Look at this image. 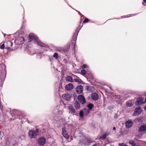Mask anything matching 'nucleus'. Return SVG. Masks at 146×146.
<instances>
[{
    "instance_id": "cd10ccee",
    "label": "nucleus",
    "mask_w": 146,
    "mask_h": 146,
    "mask_svg": "<svg viewBox=\"0 0 146 146\" xmlns=\"http://www.w3.org/2000/svg\"><path fill=\"white\" fill-rule=\"evenodd\" d=\"M118 146H127V145L123 143H119L118 144Z\"/></svg>"
},
{
    "instance_id": "7c9ffc66",
    "label": "nucleus",
    "mask_w": 146,
    "mask_h": 146,
    "mask_svg": "<svg viewBox=\"0 0 146 146\" xmlns=\"http://www.w3.org/2000/svg\"><path fill=\"white\" fill-rule=\"evenodd\" d=\"M4 44H3L1 45L0 46V48L1 49H3L4 48Z\"/></svg>"
},
{
    "instance_id": "c9c22d12",
    "label": "nucleus",
    "mask_w": 146,
    "mask_h": 146,
    "mask_svg": "<svg viewBox=\"0 0 146 146\" xmlns=\"http://www.w3.org/2000/svg\"><path fill=\"white\" fill-rule=\"evenodd\" d=\"M89 111H88V110H87L86 111V114H88V113H89Z\"/></svg>"
},
{
    "instance_id": "412c9836",
    "label": "nucleus",
    "mask_w": 146,
    "mask_h": 146,
    "mask_svg": "<svg viewBox=\"0 0 146 146\" xmlns=\"http://www.w3.org/2000/svg\"><path fill=\"white\" fill-rule=\"evenodd\" d=\"M108 135V134L106 133L104 134L103 135H102L100 137V138L101 139H105L107 136Z\"/></svg>"
},
{
    "instance_id": "4be33fe9",
    "label": "nucleus",
    "mask_w": 146,
    "mask_h": 146,
    "mask_svg": "<svg viewBox=\"0 0 146 146\" xmlns=\"http://www.w3.org/2000/svg\"><path fill=\"white\" fill-rule=\"evenodd\" d=\"M87 107L90 110H91L93 107V105L92 104H90L87 105Z\"/></svg>"
},
{
    "instance_id": "9b49d317",
    "label": "nucleus",
    "mask_w": 146,
    "mask_h": 146,
    "mask_svg": "<svg viewBox=\"0 0 146 146\" xmlns=\"http://www.w3.org/2000/svg\"><path fill=\"white\" fill-rule=\"evenodd\" d=\"M133 122L130 120H128L125 123V125L126 128H129L130 127L133 125Z\"/></svg>"
},
{
    "instance_id": "2eb2a0df",
    "label": "nucleus",
    "mask_w": 146,
    "mask_h": 146,
    "mask_svg": "<svg viewBox=\"0 0 146 146\" xmlns=\"http://www.w3.org/2000/svg\"><path fill=\"white\" fill-rule=\"evenodd\" d=\"M69 113H71L72 114H74L75 113V110L74 109L73 107L71 105L69 106Z\"/></svg>"
},
{
    "instance_id": "5701e85b",
    "label": "nucleus",
    "mask_w": 146,
    "mask_h": 146,
    "mask_svg": "<svg viewBox=\"0 0 146 146\" xmlns=\"http://www.w3.org/2000/svg\"><path fill=\"white\" fill-rule=\"evenodd\" d=\"M56 50L59 52H61L62 50V48L60 47H57L56 48Z\"/></svg>"
},
{
    "instance_id": "6ab92c4d",
    "label": "nucleus",
    "mask_w": 146,
    "mask_h": 146,
    "mask_svg": "<svg viewBox=\"0 0 146 146\" xmlns=\"http://www.w3.org/2000/svg\"><path fill=\"white\" fill-rule=\"evenodd\" d=\"M66 80L67 81L70 82H72L73 81L72 78L71 76H69L66 77Z\"/></svg>"
},
{
    "instance_id": "7ed1b4c3",
    "label": "nucleus",
    "mask_w": 146,
    "mask_h": 146,
    "mask_svg": "<svg viewBox=\"0 0 146 146\" xmlns=\"http://www.w3.org/2000/svg\"><path fill=\"white\" fill-rule=\"evenodd\" d=\"M5 43L6 48L9 51H11L13 50L12 48L13 43L10 41H7Z\"/></svg>"
},
{
    "instance_id": "20e7f679",
    "label": "nucleus",
    "mask_w": 146,
    "mask_h": 146,
    "mask_svg": "<svg viewBox=\"0 0 146 146\" xmlns=\"http://www.w3.org/2000/svg\"><path fill=\"white\" fill-rule=\"evenodd\" d=\"M79 101L82 104H84L86 103V100L84 97L82 95H79L78 97Z\"/></svg>"
},
{
    "instance_id": "f704fd0d",
    "label": "nucleus",
    "mask_w": 146,
    "mask_h": 146,
    "mask_svg": "<svg viewBox=\"0 0 146 146\" xmlns=\"http://www.w3.org/2000/svg\"><path fill=\"white\" fill-rule=\"evenodd\" d=\"M132 15H133V14H131V15H127L126 16V17H129L130 16H131Z\"/></svg>"
},
{
    "instance_id": "dca6fc26",
    "label": "nucleus",
    "mask_w": 146,
    "mask_h": 146,
    "mask_svg": "<svg viewBox=\"0 0 146 146\" xmlns=\"http://www.w3.org/2000/svg\"><path fill=\"white\" fill-rule=\"evenodd\" d=\"M134 103V102L133 100H130L126 102V105L127 107H131L133 105Z\"/></svg>"
},
{
    "instance_id": "a211bd4d",
    "label": "nucleus",
    "mask_w": 146,
    "mask_h": 146,
    "mask_svg": "<svg viewBox=\"0 0 146 146\" xmlns=\"http://www.w3.org/2000/svg\"><path fill=\"white\" fill-rule=\"evenodd\" d=\"M74 106L76 109H78L80 108V104L78 102L76 101L74 103Z\"/></svg>"
},
{
    "instance_id": "4468645a",
    "label": "nucleus",
    "mask_w": 146,
    "mask_h": 146,
    "mask_svg": "<svg viewBox=\"0 0 146 146\" xmlns=\"http://www.w3.org/2000/svg\"><path fill=\"white\" fill-rule=\"evenodd\" d=\"M62 134L64 137L66 139H68L69 137V136L67 133L65 128H63L62 129Z\"/></svg>"
},
{
    "instance_id": "a19ab883",
    "label": "nucleus",
    "mask_w": 146,
    "mask_h": 146,
    "mask_svg": "<svg viewBox=\"0 0 146 146\" xmlns=\"http://www.w3.org/2000/svg\"><path fill=\"white\" fill-rule=\"evenodd\" d=\"M144 109L145 110H146V107Z\"/></svg>"
},
{
    "instance_id": "ddd939ff",
    "label": "nucleus",
    "mask_w": 146,
    "mask_h": 146,
    "mask_svg": "<svg viewBox=\"0 0 146 146\" xmlns=\"http://www.w3.org/2000/svg\"><path fill=\"white\" fill-rule=\"evenodd\" d=\"M144 103L143 99L142 98H139L136 102V104L137 105H140Z\"/></svg>"
},
{
    "instance_id": "79ce46f5",
    "label": "nucleus",
    "mask_w": 146,
    "mask_h": 146,
    "mask_svg": "<svg viewBox=\"0 0 146 146\" xmlns=\"http://www.w3.org/2000/svg\"><path fill=\"white\" fill-rule=\"evenodd\" d=\"M145 102H146V97L145 98Z\"/></svg>"
},
{
    "instance_id": "b1692460",
    "label": "nucleus",
    "mask_w": 146,
    "mask_h": 146,
    "mask_svg": "<svg viewBox=\"0 0 146 146\" xmlns=\"http://www.w3.org/2000/svg\"><path fill=\"white\" fill-rule=\"evenodd\" d=\"M84 112H83V110H81L80 111V115L81 117H83L84 115ZM84 113H85V112H84Z\"/></svg>"
},
{
    "instance_id": "1a4fd4ad",
    "label": "nucleus",
    "mask_w": 146,
    "mask_h": 146,
    "mask_svg": "<svg viewBox=\"0 0 146 146\" xmlns=\"http://www.w3.org/2000/svg\"><path fill=\"white\" fill-rule=\"evenodd\" d=\"M73 88V85L71 83H69L65 87V89L68 91L71 90Z\"/></svg>"
},
{
    "instance_id": "f03ea898",
    "label": "nucleus",
    "mask_w": 146,
    "mask_h": 146,
    "mask_svg": "<svg viewBox=\"0 0 146 146\" xmlns=\"http://www.w3.org/2000/svg\"><path fill=\"white\" fill-rule=\"evenodd\" d=\"M38 131L37 129L35 131L29 130L28 132V135L30 138L31 139L35 138L37 135Z\"/></svg>"
},
{
    "instance_id": "e433bc0d",
    "label": "nucleus",
    "mask_w": 146,
    "mask_h": 146,
    "mask_svg": "<svg viewBox=\"0 0 146 146\" xmlns=\"http://www.w3.org/2000/svg\"><path fill=\"white\" fill-rule=\"evenodd\" d=\"M75 81L76 82H79V80L78 79H75Z\"/></svg>"
},
{
    "instance_id": "ea45409f",
    "label": "nucleus",
    "mask_w": 146,
    "mask_h": 146,
    "mask_svg": "<svg viewBox=\"0 0 146 146\" xmlns=\"http://www.w3.org/2000/svg\"><path fill=\"white\" fill-rule=\"evenodd\" d=\"M1 102H0V107H1Z\"/></svg>"
},
{
    "instance_id": "c03bdc74",
    "label": "nucleus",
    "mask_w": 146,
    "mask_h": 146,
    "mask_svg": "<svg viewBox=\"0 0 146 146\" xmlns=\"http://www.w3.org/2000/svg\"><path fill=\"white\" fill-rule=\"evenodd\" d=\"M1 132L0 131V134H1Z\"/></svg>"
},
{
    "instance_id": "f257e3e1",
    "label": "nucleus",
    "mask_w": 146,
    "mask_h": 146,
    "mask_svg": "<svg viewBox=\"0 0 146 146\" xmlns=\"http://www.w3.org/2000/svg\"><path fill=\"white\" fill-rule=\"evenodd\" d=\"M29 41H33L35 43H36L38 45L43 47H45V45L38 39V38L35 36L34 34L31 33L29 35Z\"/></svg>"
},
{
    "instance_id": "c756f323",
    "label": "nucleus",
    "mask_w": 146,
    "mask_h": 146,
    "mask_svg": "<svg viewBox=\"0 0 146 146\" xmlns=\"http://www.w3.org/2000/svg\"><path fill=\"white\" fill-rule=\"evenodd\" d=\"M89 20L87 18H86L83 21V22L84 23H87L88 22Z\"/></svg>"
},
{
    "instance_id": "423d86ee",
    "label": "nucleus",
    "mask_w": 146,
    "mask_h": 146,
    "mask_svg": "<svg viewBox=\"0 0 146 146\" xmlns=\"http://www.w3.org/2000/svg\"><path fill=\"white\" fill-rule=\"evenodd\" d=\"M46 142V140L44 137L40 138L38 140V144L41 145H44Z\"/></svg>"
},
{
    "instance_id": "473e14b6",
    "label": "nucleus",
    "mask_w": 146,
    "mask_h": 146,
    "mask_svg": "<svg viewBox=\"0 0 146 146\" xmlns=\"http://www.w3.org/2000/svg\"><path fill=\"white\" fill-rule=\"evenodd\" d=\"M63 111L62 110H61L60 111H58V112L59 113V114H61L62 113H63Z\"/></svg>"
},
{
    "instance_id": "39448f33",
    "label": "nucleus",
    "mask_w": 146,
    "mask_h": 146,
    "mask_svg": "<svg viewBox=\"0 0 146 146\" xmlns=\"http://www.w3.org/2000/svg\"><path fill=\"white\" fill-rule=\"evenodd\" d=\"M142 111L141 109L139 107H138L136 108L135 109V111L133 113V115L136 116L140 114Z\"/></svg>"
},
{
    "instance_id": "2f4dec72",
    "label": "nucleus",
    "mask_w": 146,
    "mask_h": 146,
    "mask_svg": "<svg viewBox=\"0 0 146 146\" xmlns=\"http://www.w3.org/2000/svg\"><path fill=\"white\" fill-rule=\"evenodd\" d=\"M99 143H95L94 145H92V146H99Z\"/></svg>"
},
{
    "instance_id": "72a5a7b5",
    "label": "nucleus",
    "mask_w": 146,
    "mask_h": 146,
    "mask_svg": "<svg viewBox=\"0 0 146 146\" xmlns=\"http://www.w3.org/2000/svg\"><path fill=\"white\" fill-rule=\"evenodd\" d=\"M81 27H81L80 28V29H79V30L80 29V28H81ZM79 31H78V32H77V33L75 35V37H76V38H77V36L78 35V33H79Z\"/></svg>"
},
{
    "instance_id": "aec40b11",
    "label": "nucleus",
    "mask_w": 146,
    "mask_h": 146,
    "mask_svg": "<svg viewBox=\"0 0 146 146\" xmlns=\"http://www.w3.org/2000/svg\"><path fill=\"white\" fill-rule=\"evenodd\" d=\"M129 143L132 146H136L137 145L135 144V143L134 141L133 140H130L129 141Z\"/></svg>"
},
{
    "instance_id": "6e6552de",
    "label": "nucleus",
    "mask_w": 146,
    "mask_h": 146,
    "mask_svg": "<svg viewBox=\"0 0 146 146\" xmlns=\"http://www.w3.org/2000/svg\"><path fill=\"white\" fill-rule=\"evenodd\" d=\"M76 91L78 94L81 93L83 91V86L81 85L78 86L76 88Z\"/></svg>"
},
{
    "instance_id": "0eeeda50",
    "label": "nucleus",
    "mask_w": 146,
    "mask_h": 146,
    "mask_svg": "<svg viewBox=\"0 0 146 146\" xmlns=\"http://www.w3.org/2000/svg\"><path fill=\"white\" fill-rule=\"evenodd\" d=\"M62 98L66 100H70L71 96L68 94H65L62 96Z\"/></svg>"
},
{
    "instance_id": "bb28decb",
    "label": "nucleus",
    "mask_w": 146,
    "mask_h": 146,
    "mask_svg": "<svg viewBox=\"0 0 146 146\" xmlns=\"http://www.w3.org/2000/svg\"><path fill=\"white\" fill-rule=\"evenodd\" d=\"M88 67V66L85 64H83L82 66V68L83 69H84Z\"/></svg>"
},
{
    "instance_id": "393cba45",
    "label": "nucleus",
    "mask_w": 146,
    "mask_h": 146,
    "mask_svg": "<svg viewBox=\"0 0 146 146\" xmlns=\"http://www.w3.org/2000/svg\"><path fill=\"white\" fill-rule=\"evenodd\" d=\"M53 57L56 58H57L58 57V56L57 53H55L53 55Z\"/></svg>"
},
{
    "instance_id": "4c0bfd02",
    "label": "nucleus",
    "mask_w": 146,
    "mask_h": 146,
    "mask_svg": "<svg viewBox=\"0 0 146 146\" xmlns=\"http://www.w3.org/2000/svg\"><path fill=\"white\" fill-rule=\"evenodd\" d=\"M113 129L114 130H115L116 129L115 127H113Z\"/></svg>"
},
{
    "instance_id": "37998d69",
    "label": "nucleus",
    "mask_w": 146,
    "mask_h": 146,
    "mask_svg": "<svg viewBox=\"0 0 146 146\" xmlns=\"http://www.w3.org/2000/svg\"><path fill=\"white\" fill-rule=\"evenodd\" d=\"M5 34H4V36H5Z\"/></svg>"
},
{
    "instance_id": "f3484780",
    "label": "nucleus",
    "mask_w": 146,
    "mask_h": 146,
    "mask_svg": "<svg viewBox=\"0 0 146 146\" xmlns=\"http://www.w3.org/2000/svg\"><path fill=\"white\" fill-rule=\"evenodd\" d=\"M18 40V42H20V43L19 44H22L24 41V39L23 37H20L18 38V39L17 40Z\"/></svg>"
},
{
    "instance_id": "58836bf2",
    "label": "nucleus",
    "mask_w": 146,
    "mask_h": 146,
    "mask_svg": "<svg viewBox=\"0 0 146 146\" xmlns=\"http://www.w3.org/2000/svg\"><path fill=\"white\" fill-rule=\"evenodd\" d=\"M144 2L146 3V0H143Z\"/></svg>"
},
{
    "instance_id": "a878e982",
    "label": "nucleus",
    "mask_w": 146,
    "mask_h": 146,
    "mask_svg": "<svg viewBox=\"0 0 146 146\" xmlns=\"http://www.w3.org/2000/svg\"><path fill=\"white\" fill-rule=\"evenodd\" d=\"M86 71L85 70H82L81 71V73L83 75H84L86 74Z\"/></svg>"
},
{
    "instance_id": "9d476101",
    "label": "nucleus",
    "mask_w": 146,
    "mask_h": 146,
    "mask_svg": "<svg viewBox=\"0 0 146 146\" xmlns=\"http://www.w3.org/2000/svg\"><path fill=\"white\" fill-rule=\"evenodd\" d=\"M91 98L94 100L96 101L98 99V95L97 93L94 92L92 94Z\"/></svg>"
},
{
    "instance_id": "f8f14e48",
    "label": "nucleus",
    "mask_w": 146,
    "mask_h": 146,
    "mask_svg": "<svg viewBox=\"0 0 146 146\" xmlns=\"http://www.w3.org/2000/svg\"><path fill=\"white\" fill-rule=\"evenodd\" d=\"M146 131V126L145 125H141L138 131L139 132H143Z\"/></svg>"
},
{
    "instance_id": "c85d7f7f",
    "label": "nucleus",
    "mask_w": 146,
    "mask_h": 146,
    "mask_svg": "<svg viewBox=\"0 0 146 146\" xmlns=\"http://www.w3.org/2000/svg\"><path fill=\"white\" fill-rule=\"evenodd\" d=\"M19 138L23 140L25 138V137L23 135H21L19 136Z\"/></svg>"
}]
</instances>
